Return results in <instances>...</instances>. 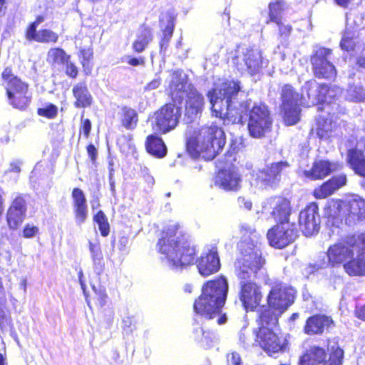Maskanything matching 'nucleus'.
Instances as JSON below:
<instances>
[{
  "mask_svg": "<svg viewBox=\"0 0 365 365\" xmlns=\"http://www.w3.org/2000/svg\"><path fill=\"white\" fill-rule=\"evenodd\" d=\"M272 216L278 224L290 223L289 218L291 215L292 208L288 200L283 197H274L272 200Z\"/></svg>",
  "mask_w": 365,
  "mask_h": 365,
  "instance_id": "26",
  "label": "nucleus"
},
{
  "mask_svg": "<svg viewBox=\"0 0 365 365\" xmlns=\"http://www.w3.org/2000/svg\"><path fill=\"white\" fill-rule=\"evenodd\" d=\"M328 356L323 348L312 346L301 357L300 365H341L344 351L337 345L333 346Z\"/></svg>",
  "mask_w": 365,
  "mask_h": 365,
  "instance_id": "10",
  "label": "nucleus"
},
{
  "mask_svg": "<svg viewBox=\"0 0 365 365\" xmlns=\"http://www.w3.org/2000/svg\"><path fill=\"white\" fill-rule=\"evenodd\" d=\"M10 103L15 108L24 109L30 101L27 92H15L12 94H7Z\"/></svg>",
  "mask_w": 365,
  "mask_h": 365,
  "instance_id": "40",
  "label": "nucleus"
},
{
  "mask_svg": "<svg viewBox=\"0 0 365 365\" xmlns=\"http://www.w3.org/2000/svg\"><path fill=\"white\" fill-rule=\"evenodd\" d=\"M279 26V31L281 37L287 38L292 31V26L289 24H284L279 20V24H277Z\"/></svg>",
  "mask_w": 365,
  "mask_h": 365,
  "instance_id": "54",
  "label": "nucleus"
},
{
  "mask_svg": "<svg viewBox=\"0 0 365 365\" xmlns=\"http://www.w3.org/2000/svg\"><path fill=\"white\" fill-rule=\"evenodd\" d=\"M174 30L173 19L169 17L168 20V24L163 29V36L160 41V49L161 51H165L168 46L169 42L171 39Z\"/></svg>",
  "mask_w": 365,
  "mask_h": 365,
  "instance_id": "43",
  "label": "nucleus"
},
{
  "mask_svg": "<svg viewBox=\"0 0 365 365\" xmlns=\"http://www.w3.org/2000/svg\"><path fill=\"white\" fill-rule=\"evenodd\" d=\"M332 183L333 182L327 181V182L324 183L321 187L315 189L314 191V195L315 196V197L318 199H322L333 194L334 192L331 188Z\"/></svg>",
  "mask_w": 365,
  "mask_h": 365,
  "instance_id": "46",
  "label": "nucleus"
},
{
  "mask_svg": "<svg viewBox=\"0 0 365 365\" xmlns=\"http://www.w3.org/2000/svg\"><path fill=\"white\" fill-rule=\"evenodd\" d=\"M254 238L245 237L239 244V248L242 257L238 261L240 268L237 271L238 277L245 278L246 274L256 277L265 264V259L262 257L261 243Z\"/></svg>",
  "mask_w": 365,
  "mask_h": 365,
  "instance_id": "6",
  "label": "nucleus"
},
{
  "mask_svg": "<svg viewBox=\"0 0 365 365\" xmlns=\"http://www.w3.org/2000/svg\"><path fill=\"white\" fill-rule=\"evenodd\" d=\"M177 229L176 224H169L163 231L158 243L159 252L165 255L168 264L173 269L190 264L193 262L195 255L194 247L175 237Z\"/></svg>",
  "mask_w": 365,
  "mask_h": 365,
  "instance_id": "3",
  "label": "nucleus"
},
{
  "mask_svg": "<svg viewBox=\"0 0 365 365\" xmlns=\"http://www.w3.org/2000/svg\"><path fill=\"white\" fill-rule=\"evenodd\" d=\"M272 119L267 106L255 104L248 114L247 130L254 138H262L268 133L272 127Z\"/></svg>",
  "mask_w": 365,
  "mask_h": 365,
  "instance_id": "8",
  "label": "nucleus"
},
{
  "mask_svg": "<svg viewBox=\"0 0 365 365\" xmlns=\"http://www.w3.org/2000/svg\"><path fill=\"white\" fill-rule=\"evenodd\" d=\"M87 152L91 160H92L93 163H94L98 155V151L95 146L92 144L88 145L87 147Z\"/></svg>",
  "mask_w": 365,
  "mask_h": 365,
  "instance_id": "57",
  "label": "nucleus"
},
{
  "mask_svg": "<svg viewBox=\"0 0 365 365\" xmlns=\"http://www.w3.org/2000/svg\"><path fill=\"white\" fill-rule=\"evenodd\" d=\"M328 182H333L331 188L333 189V191L335 192L346 184V178L345 175H341L332 178Z\"/></svg>",
  "mask_w": 365,
  "mask_h": 365,
  "instance_id": "50",
  "label": "nucleus"
},
{
  "mask_svg": "<svg viewBox=\"0 0 365 365\" xmlns=\"http://www.w3.org/2000/svg\"><path fill=\"white\" fill-rule=\"evenodd\" d=\"M81 63L84 68V71L87 74L91 71V66H90V61L93 57V51L90 48L82 49L81 51Z\"/></svg>",
  "mask_w": 365,
  "mask_h": 365,
  "instance_id": "47",
  "label": "nucleus"
},
{
  "mask_svg": "<svg viewBox=\"0 0 365 365\" xmlns=\"http://www.w3.org/2000/svg\"><path fill=\"white\" fill-rule=\"evenodd\" d=\"M225 145V135L223 130L212 125L202 128L196 138H190L187 149H193L197 153H205L207 158L213 159Z\"/></svg>",
  "mask_w": 365,
  "mask_h": 365,
  "instance_id": "5",
  "label": "nucleus"
},
{
  "mask_svg": "<svg viewBox=\"0 0 365 365\" xmlns=\"http://www.w3.org/2000/svg\"><path fill=\"white\" fill-rule=\"evenodd\" d=\"M302 94L299 98V94L294 91L292 87L289 85H286L282 90V110L284 115V120L285 123L288 125H292L297 123L299 120L300 109L299 106L304 105L302 101H304L303 97L307 101V91L302 88Z\"/></svg>",
  "mask_w": 365,
  "mask_h": 365,
  "instance_id": "9",
  "label": "nucleus"
},
{
  "mask_svg": "<svg viewBox=\"0 0 365 365\" xmlns=\"http://www.w3.org/2000/svg\"><path fill=\"white\" fill-rule=\"evenodd\" d=\"M185 96L187 97L185 116L192 121L201 113L204 106V98L195 88L191 89Z\"/></svg>",
  "mask_w": 365,
  "mask_h": 365,
  "instance_id": "25",
  "label": "nucleus"
},
{
  "mask_svg": "<svg viewBox=\"0 0 365 365\" xmlns=\"http://www.w3.org/2000/svg\"><path fill=\"white\" fill-rule=\"evenodd\" d=\"M152 41V33L147 28H142L137 39L133 43V49L140 53L143 51L148 44Z\"/></svg>",
  "mask_w": 365,
  "mask_h": 365,
  "instance_id": "39",
  "label": "nucleus"
},
{
  "mask_svg": "<svg viewBox=\"0 0 365 365\" xmlns=\"http://www.w3.org/2000/svg\"><path fill=\"white\" fill-rule=\"evenodd\" d=\"M94 221L98 224L103 223L107 221V217L106 215L101 211H98L96 215L94 216Z\"/></svg>",
  "mask_w": 365,
  "mask_h": 365,
  "instance_id": "61",
  "label": "nucleus"
},
{
  "mask_svg": "<svg viewBox=\"0 0 365 365\" xmlns=\"http://www.w3.org/2000/svg\"><path fill=\"white\" fill-rule=\"evenodd\" d=\"M331 50L321 47L315 50L311 58L314 76L319 78L333 79L336 77V71L330 62Z\"/></svg>",
  "mask_w": 365,
  "mask_h": 365,
  "instance_id": "14",
  "label": "nucleus"
},
{
  "mask_svg": "<svg viewBox=\"0 0 365 365\" xmlns=\"http://www.w3.org/2000/svg\"><path fill=\"white\" fill-rule=\"evenodd\" d=\"M145 147L149 153L158 158L164 157L167 153L165 145L162 139L154 135L148 136Z\"/></svg>",
  "mask_w": 365,
  "mask_h": 365,
  "instance_id": "34",
  "label": "nucleus"
},
{
  "mask_svg": "<svg viewBox=\"0 0 365 365\" xmlns=\"http://www.w3.org/2000/svg\"><path fill=\"white\" fill-rule=\"evenodd\" d=\"M295 291L286 285L279 283L274 285L267 297L270 308L279 313H283L294 302Z\"/></svg>",
  "mask_w": 365,
  "mask_h": 365,
  "instance_id": "15",
  "label": "nucleus"
},
{
  "mask_svg": "<svg viewBox=\"0 0 365 365\" xmlns=\"http://www.w3.org/2000/svg\"><path fill=\"white\" fill-rule=\"evenodd\" d=\"M239 82L227 81L220 88L209 91L207 96L211 104L212 115L232 123H242L248 111L250 100L242 93L239 94Z\"/></svg>",
  "mask_w": 365,
  "mask_h": 365,
  "instance_id": "1",
  "label": "nucleus"
},
{
  "mask_svg": "<svg viewBox=\"0 0 365 365\" xmlns=\"http://www.w3.org/2000/svg\"><path fill=\"white\" fill-rule=\"evenodd\" d=\"M75 218L78 225L85 222L88 216L86 199L83 192L79 188H74L72 192Z\"/></svg>",
  "mask_w": 365,
  "mask_h": 365,
  "instance_id": "29",
  "label": "nucleus"
},
{
  "mask_svg": "<svg viewBox=\"0 0 365 365\" xmlns=\"http://www.w3.org/2000/svg\"><path fill=\"white\" fill-rule=\"evenodd\" d=\"M349 240H352V245L358 246L360 253H365V232Z\"/></svg>",
  "mask_w": 365,
  "mask_h": 365,
  "instance_id": "51",
  "label": "nucleus"
},
{
  "mask_svg": "<svg viewBox=\"0 0 365 365\" xmlns=\"http://www.w3.org/2000/svg\"><path fill=\"white\" fill-rule=\"evenodd\" d=\"M98 228L101 235L104 237L107 236L109 234L110 227L108 222V220L103 223H101L98 225Z\"/></svg>",
  "mask_w": 365,
  "mask_h": 365,
  "instance_id": "60",
  "label": "nucleus"
},
{
  "mask_svg": "<svg viewBox=\"0 0 365 365\" xmlns=\"http://www.w3.org/2000/svg\"><path fill=\"white\" fill-rule=\"evenodd\" d=\"M227 362L230 365H242L241 357L237 352H232L227 356Z\"/></svg>",
  "mask_w": 365,
  "mask_h": 365,
  "instance_id": "53",
  "label": "nucleus"
},
{
  "mask_svg": "<svg viewBox=\"0 0 365 365\" xmlns=\"http://www.w3.org/2000/svg\"><path fill=\"white\" fill-rule=\"evenodd\" d=\"M180 115V106L169 103L157 110L149 121L155 133H166L176 127Z\"/></svg>",
  "mask_w": 365,
  "mask_h": 365,
  "instance_id": "7",
  "label": "nucleus"
},
{
  "mask_svg": "<svg viewBox=\"0 0 365 365\" xmlns=\"http://www.w3.org/2000/svg\"><path fill=\"white\" fill-rule=\"evenodd\" d=\"M332 183L333 182L327 181V182L324 183L321 187L315 189L314 191V195L315 196V197L318 199H322L333 194L334 192L331 188Z\"/></svg>",
  "mask_w": 365,
  "mask_h": 365,
  "instance_id": "45",
  "label": "nucleus"
},
{
  "mask_svg": "<svg viewBox=\"0 0 365 365\" xmlns=\"http://www.w3.org/2000/svg\"><path fill=\"white\" fill-rule=\"evenodd\" d=\"M337 129L336 117L328 114L317 120V134L321 139L327 140L333 137Z\"/></svg>",
  "mask_w": 365,
  "mask_h": 365,
  "instance_id": "28",
  "label": "nucleus"
},
{
  "mask_svg": "<svg viewBox=\"0 0 365 365\" xmlns=\"http://www.w3.org/2000/svg\"><path fill=\"white\" fill-rule=\"evenodd\" d=\"M3 79L7 82L6 93L12 94L15 92H27L28 85L19 78L14 76L9 68H6L2 73Z\"/></svg>",
  "mask_w": 365,
  "mask_h": 365,
  "instance_id": "31",
  "label": "nucleus"
},
{
  "mask_svg": "<svg viewBox=\"0 0 365 365\" xmlns=\"http://www.w3.org/2000/svg\"><path fill=\"white\" fill-rule=\"evenodd\" d=\"M319 223L318 206L316 203H310L300 212L299 225L304 235L311 236L317 233L319 229Z\"/></svg>",
  "mask_w": 365,
  "mask_h": 365,
  "instance_id": "18",
  "label": "nucleus"
},
{
  "mask_svg": "<svg viewBox=\"0 0 365 365\" xmlns=\"http://www.w3.org/2000/svg\"><path fill=\"white\" fill-rule=\"evenodd\" d=\"M340 45L343 50L349 51L354 48L355 41L349 33L346 32L343 36Z\"/></svg>",
  "mask_w": 365,
  "mask_h": 365,
  "instance_id": "49",
  "label": "nucleus"
},
{
  "mask_svg": "<svg viewBox=\"0 0 365 365\" xmlns=\"http://www.w3.org/2000/svg\"><path fill=\"white\" fill-rule=\"evenodd\" d=\"M199 273L204 277L216 273L220 268V262L217 248L212 247L197 261Z\"/></svg>",
  "mask_w": 365,
  "mask_h": 365,
  "instance_id": "21",
  "label": "nucleus"
},
{
  "mask_svg": "<svg viewBox=\"0 0 365 365\" xmlns=\"http://www.w3.org/2000/svg\"><path fill=\"white\" fill-rule=\"evenodd\" d=\"M282 313L276 312V310L270 308L269 306L264 309L260 314L259 322L261 327H269L272 329L277 326L278 317Z\"/></svg>",
  "mask_w": 365,
  "mask_h": 365,
  "instance_id": "36",
  "label": "nucleus"
},
{
  "mask_svg": "<svg viewBox=\"0 0 365 365\" xmlns=\"http://www.w3.org/2000/svg\"><path fill=\"white\" fill-rule=\"evenodd\" d=\"M44 21V18L43 16H38L34 22H33L29 27L28 28L27 31H30L34 29V31L35 32L36 31V27L43 21Z\"/></svg>",
  "mask_w": 365,
  "mask_h": 365,
  "instance_id": "63",
  "label": "nucleus"
},
{
  "mask_svg": "<svg viewBox=\"0 0 365 365\" xmlns=\"http://www.w3.org/2000/svg\"><path fill=\"white\" fill-rule=\"evenodd\" d=\"M355 314L359 319L365 321V304L364 306L356 307Z\"/></svg>",
  "mask_w": 365,
  "mask_h": 365,
  "instance_id": "62",
  "label": "nucleus"
},
{
  "mask_svg": "<svg viewBox=\"0 0 365 365\" xmlns=\"http://www.w3.org/2000/svg\"><path fill=\"white\" fill-rule=\"evenodd\" d=\"M257 341L269 355L283 349L284 343L277 334L269 327H260L257 334Z\"/></svg>",
  "mask_w": 365,
  "mask_h": 365,
  "instance_id": "20",
  "label": "nucleus"
},
{
  "mask_svg": "<svg viewBox=\"0 0 365 365\" xmlns=\"http://www.w3.org/2000/svg\"><path fill=\"white\" fill-rule=\"evenodd\" d=\"M228 284L223 277L205 283L194 304L195 312L206 319L215 317L225 302Z\"/></svg>",
  "mask_w": 365,
  "mask_h": 365,
  "instance_id": "4",
  "label": "nucleus"
},
{
  "mask_svg": "<svg viewBox=\"0 0 365 365\" xmlns=\"http://www.w3.org/2000/svg\"><path fill=\"white\" fill-rule=\"evenodd\" d=\"M26 213L25 200L18 197L14 200L6 212L8 226L11 230L17 229L24 220Z\"/></svg>",
  "mask_w": 365,
  "mask_h": 365,
  "instance_id": "23",
  "label": "nucleus"
},
{
  "mask_svg": "<svg viewBox=\"0 0 365 365\" xmlns=\"http://www.w3.org/2000/svg\"><path fill=\"white\" fill-rule=\"evenodd\" d=\"M38 114L48 118H53L57 114V107L53 104L47 105L43 108H38Z\"/></svg>",
  "mask_w": 365,
  "mask_h": 365,
  "instance_id": "48",
  "label": "nucleus"
},
{
  "mask_svg": "<svg viewBox=\"0 0 365 365\" xmlns=\"http://www.w3.org/2000/svg\"><path fill=\"white\" fill-rule=\"evenodd\" d=\"M336 170V165L329 161L320 160L314 162L310 170L304 172L305 177L312 180L322 179Z\"/></svg>",
  "mask_w": 365,
  "mask_h": 365,
  "instance_id": "30",
  "label": "nucleus"
},
{
  "mask_svg": "<svg viewBox=\"0 0 365 365\" xmlns=\"http://www.w3.org/2000/svg\"><path fill=\"white\" fill-rule=\"evenodd\" d=\"M26 39L35 41L39 43H55L58 39V35L50 29H41L34 31V29L26 31Z\"/></svg>",
  "mask_w": 365,
  "mask_h": 365,
  "instance_id": "32",
  "label": "nucleus"
},
{
  "mask_svg": "<svg viewBox=\"0 0 365 365\" xmlns=\"http://www.w3.org/2000/svg\"><path fill=\"white\" fill-rule=\"evenodd\" d=\"M333 326L334 321L330 317L317 314L307 319L304 331L308 335L322 334Z\"/></svg>",
  "mask_w": 365,
  "mask_h": 365,
  "instance_id": "24",
  "label": "nucleus"
},
{
  "mask_svg": "<svg viewBox=\"0 0 365 365\" xmlns=\"http://www.w3.org/2000/svg\"><path fill=\"white\" fill-rule=\"evenodd\" d=\"M297 232L293 224H277L268 231L267 239L271 246L282 249L296 239Z\"/></svg>",
  "mask_w": 365,
  "mask_h": 365,
  "instance_id": "17",
  "label": "nucleus"
},
{
  "mask_svg": "<svg viewBox=\"0 0 365 365\" xmlns=\"http://www.w3.org/2000/svg\"><path fill=\"white\" fill-rule=\"evenodd\" d=\"M63 65H66V73L68 76L71 78H76L78 75V68L77 67L70 61V59L68 60V62L65 63Z\"/></svg>",
  "mask_w": 365,
  "mask_h": 365,
  "instance_id": "52",
  "label": "nucleus"
},
{
  "mask_svg": "<svg viewBox=\"0 0 365 365\" xmlns=\"http://www.w3.org/2000/svg\"><path fill=\"white\" fill-rule=\"evenodd\" d=\"M245 278L238 277L240 284V299L245 308L253 309L257 307L262 297L260 287L252 282L251 274H246Z\"/></svg>",
  "mask_w": 365,
  "mask_h": 365,
  "instance_id": "16",
  "label": "nucleus"
},
{
  "mask_svg": "<svg viewBox=\"0 0 365 365\" xmlns=\"http://www.w3.org/2000/svg\"><path fill=\"white\" fill-rule=\"evenodd\" d=\"M38 229L34 225H27L24 229V236L25 237H32L37 233Z\"/></svg>",
  "mask_w": 365,
  "mask_h": 365,
  "instance_id": "55",
  "label": "nucleus"
},
{
  "mask_svg": "<svg viewBox=\"0 0 365 365\" xmlns=\"http://www.w3.org/2000/svg\"><path fill=\"white\" fill-rule=\"evenodd\" d=\"M70 58L71 56L61 48H50L46 56V61L52 65H63Z\"/></svg>",
  "mask_w": 365,
  "mask_h": 365,
  "instance_id": "37",
  "label": "nucleus"
},
{
  "mask_svg": "<svg viewBox=\"0 0 365 365\" xmlns=\"http://www.w3.org/2000/svg\"><path fill=\"white\" fill-rule=\"evenodd\" d=\"M237 202L240 207L247 210H250L252 206V202L244 197H239Z\"/></svg>",
  "mask_w": 365,
  "mask_h": 365,
  "instance_id": "56",
  "label": "nucleus"
},
{
  "mask_svg": "<svg viewBox=\"0 0 365 365\" xmlns=\"http://www.w3.org/2000/svg\"><path fill=\"white\" fill-rule=\"evenodd\" d=\"M73 95L76 99L75 105L78 108L89 106L92 103V97L84 83L76 85L73 88Z\"/></svg>",
  "mask_w": 365,
  "mask_h": 365,
  "instance_id": "33",
  "label": "nucleus"
},
{
  "mask_svg": "<svg viewBox=\"0 0 365 365\" xmlns=\"http://www.w3.org/2000/svg\"><path fill=\"white\" fill-rule=\"evenodd\" d=\"M233 63L238 70L254 75L260 71L263 59L259 50L242 46L235 50Z\"/></svg>",
  "mask_w": 365,
  "mask_h": 365,
  "instance_id": "11",
  "label": "nucleus"
},
{
  "mask_svg": "<svg viewBox=\"0 0 365 365\" xmlns=\"http://www.w3.org/2000/svg\"><path fill=\"white\" fill-rule=\"evenodd\" d=\"M240 174L234 169L220 170L216 175L215 184L226 191H237L241 188Z\"/></svg>",
  "mask_w": 365,
  "mask_h": 365,
  "instance_id": "22",
  "label": "nucleus"
},
{
  "mask_svg": "<svg viewBox=\"0 0 365 365\" xmlns=\"http://www.w3.org/2000/svg\"><path fill=\"white\" fill-rule=\"evenodd\" d=\"M91 129V121L88 119L85 120L83 123L81 131L83 133L86 138H88L89 136Z\"/></svg>",
  "mask_w": 365,
  "mask_h": 365,
  "instance_id": "58",
  "label": "nucleus"
},
{
  "mask_svg": "<svg viewBox=\"0 0 365 365\" xmlns=\"http://www.w3.org/2000/svg\"><path fill=\"white\" fill-rule=\"evenodd\" d=\"M161 83L160 78H155L151 81L150 83H148L145 89L147 91H152L158 88Z\"/></svg>",
  "mask_w": 365,
  "mask_h": 365,
  "instance_id": "59",
  "label": "nucleus"
},
{
  "mask_svg": "<svg viewBox=\"0 0 365 365\" xmlns=\"http://www.w3.org/2000/svg\"><path fill=\"white\" fill-rule=\"evenodd\" d=\"M344 264V269L349 275H365V253H360L358 246L352 240L346 244H335L329 247L326 255L320 257L309 268L319 270L336 264Z\"/></svg>",
  "mask_w": 365,
  "mask_h": 365,
  "instance_id": "2",
  "label": "nucleus"
},
{
  "mask_svg": "<svg viewBox=\"0 0 365 365\" xmlns=\"http://www.w3.org/2000/svg\"><path fill=\"white\" fill-rule=\"evenodd\" d=\"M289 167L287 161L272 163L259 171L257 178L264 185H272L278 180L280 173Z\"/></svg>",
  "mask_w": 365,
  "mask_h": 365,
  "instance_id": "27",
  "label": "nucleus"
},
{
  "mask_svg": "<svg viewBox=\"0 0 365 365\" xmlns=\"http://www.w3.org/2000/svg\"><path fill=\"white\" fill-rule=\"evenodd\" d=\"M123 117L122 123L124 127L128 129H133L137 125L138 114L136 111L130 108H124L123 109Z\"/></svg>",
  "mask_w": 365,
  "mask_h": 365,
  "instance_id": "41",
  "label": "nucleus"
},
{
  "mask_svg": "<svg viewBox=\"0 0 365 365\" xmlns=\"http://www.w3.org/2000/svg\"><path fill=\"white\" fill-rule=\"evenodd\" d=\"M282 1H277L269 4V16L271 21L279 24L280 17L279 15L282 9Z\"/></svg>",
  "mask_w": 365,
  "mask_h": 365,
  "instance_id": "44",
  "label": "nucleus"
},
{
  "mask_svg": "<svg viewBox=\"0 0 365 365\" xmlns=\"http://www.w3.org/2000/svg\"><path fill=\"white\" fill-rule=\"evenodd\" d=\"M334 212L336 217L344 219L346 223H354L356 221L365 220V200L356 196L334 203Z\"/></svg>",
  "mask_w": 365,
  "mask_h": 365,
  "instance_id": "12",
  "label": "nucleus"
},
{
  "mask_svg": "<svg viewBox=\"0 0 365 365\" xmlns=\"http://www.w3.org/2000/svg\"><path fill=\"white\" fill-rule=\"evenodd\" d=\"M89 250L93 263L95 271L100 274L104 267L103 256L98 243L89 242Z\"/></svg>",
  "mask_w": 365,
  "mask_h": 365,
  "instance_id": "38",
  "label": "nucleus"
},
{
  "mask_svg": "<svg viewBox=\"0 0 365 365\" xmlns=\"http://www.w3.org/2000/svg\"><path fill=\"white\" fill-rule=\"evenodd\" d=\"M192 88L187 76L182 71H176L171 74L168 89L173 101H178L180 104L185 95Z\"/></svg>",
  "mask_w": 365,
  "mask_h": 365,
  "instance_id": "19",
  "label": "nucleus"
},
{
  "mask_svg": "<svg viewBox=\"0 0 365 365\" xmlns=\"http://www.w3.org/2000/svg\"><path fill=\"white\" fill-rule=\"evenodd\" d=\"M21 163L20 162H14L11 163V169L10 170L15 173H19L21 171L20 168Z\"/></svg>",
  "mask_w": 365,
  "mask_h": 365,
  "instance_id": "64",
  "label": "nucleus"
},
{
  "mask_svg": "<svg viewBox=\"0 0 365 365\" xmlns=\"http://www.w3.org/2000/svg\"><path fill=\"white\" fill-rule=\"evenodd\" d=\"M304 90L307 91L308 100L307 101L303 97L304 101H302V103L307 107L314 106L319 103L329 104L341 93V89L336 86L328 87L326 85H322L318 87L315 81H307L304 86Z\"/></svg>",
  "mask_w": 365,
  "mask_h": 365,
  "instance_id": "13",
  "label": "nucleus"
},
{
  "mask_svg": "<svg viewBox=\"0 0 365 365\" xmlns=\"http://www.w3.org/2000/svg\"><path fill=\"white\" fill-rule=\"evenodd\" d=\"M346 99L353 102H359L365 99V92L362 88L350 86L346 91Z\"/></svg>",
  "mask_w": 365,
  "mask_h": 365,
  "instance_id": "42",
  "label": "nucleus"
},
{
  "mask_svg": "<svg viewBox=\"0 0 365 365\" xmlns=\"http://www.w3.org/2000/svg\"><path fill=\"white\" fill-rule=\"evenodd\" d=\"M349 163L351 168L361 176L365 177V156L358 149L349 150L348 153Z\"/></svg>",
  "mask_w": 365,
  "mask_h": 365,
  "instance_id": "35",
  "label": "nucleus"
}]
</instances>
